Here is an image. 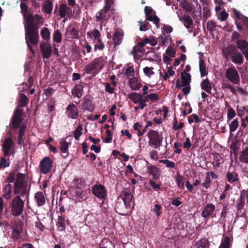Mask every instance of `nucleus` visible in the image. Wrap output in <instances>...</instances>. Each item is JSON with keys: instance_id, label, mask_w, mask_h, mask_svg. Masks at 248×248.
Instances as JSON below:
<instances>
[{"instance_id": "1", "label": "nucleus", "mask_w": 248, "mask_h": 248, "mask_svg": "<svg viewBox=\"0 0 248 248\" xmlns=\"http://www.w3.org/2000/svg\"><path fill=\"white\" fill-rule=\"evenodd\" d=\"M14 193L15 195L20 194L23 197L29 195V189L27 190V184L25 182L24 174L18 172L16 174V179L14 184Z\"/></svg>"}, {"instance_id": "2", "label": "nucleus", "mask_w": 248, "mask_h": 248, "mask_svg": "<svg viewBox=\"0 0 248 248\" xmlns=\"http://www.w3.org/2000/svg\"><path fill=\"white\" fill-rule=\"evenodd\" d=\"M25 40L27 45L31 53L35 54V51L32 48L31 45L36 46L38 44L39 35L38 30L25 28Z\"/></svg>"}, {"instance_id": "3", "label": "nucleus", "mask_w": 248, "mask_h": 248, "mask_svg": "<svg viewBox=\"0 0 248 248\" xmlns=\"http://www.w3.org/2000/svg\"><path fill=\"white\" fill-rule=\"evenodd\" d=\"M24 19L26 21L25 28L27 29L38 30V26L44 24L43 17L38 14L25 15Z\"/></svg>"}, {"instance_id": "4", "label": "nucleus", "mask_w": 248, "mask_h": 248, "mask_svg": "<svg viewBox=\"0 0 248 248\" xmlns=\"http://www.w3.org/2000/svg\"><path fill=\"white\" fill-rule=\"evenodd\" d=\"M149 138L148 145L155 149H159L162 145L163 137L159 135L157 131L151 129L147 134Z\"/></svg>"}, {"instance_id": "5", "label": "nucleus", "mask_w": 248, "mask_h": 248, "mask_svg": "<svg viewBox=\"0 0 248 248\" xmlns=\"http://www.w3.org/2000/svg\"><path fill=\"white\" fill-rule=\"evenodd\" d=\"M91 191L94 196L102 201L100 206H103L105 200L107 199L108 195L107 189L105 186L102 184H96L93 186Z\"/></svg>"}, {"instance_id": "6", "label": "nucleus", "mask_w": 248, "mask_h": 248, "mask_svg": "<svg viewBox=\"0 0 248 248\" xmlns=\"http://www.w3.org/2000/svg\"><path fill=\"white\" fill-rule=\"evenodd\" d=\"M10 205L11 213L14 216H19L23 211L24 202L19 195H17L13 199Z\"/></svg>"}, {"instance_id": "7", "label": "nucleus", "mask_w": 248, "mask_h": 248, "mask_svg": "<svg viewBox=\"0 0 248 248\" xmlns=\"http://www.w3.org/2000/svg\"><path fill=\"white\" fill-rule=\"evenodd\" d=\"M228 55L231 56L232 61L236 64H242L244 61L242 55L238 51L236 46L229 45L226 48Z\"/></svg>"}, {"instance_id": "8", "label": "nucleus", "mask_w": 248, "mask_h": 248, "mask_svg": "<svg viewBox=\"0 0 248 248\" xmlns=\"http://www.w3.org/2000/svg\"><path fill=\"white\" fill-rule=\"evenodd\" d=\"M12 232L11 237L15 240H18L21 238V232L23 231V223L20 220H15L12 223Z\"/></svg>"}, {"instance_id": "9", "label": "nucleus", "mask_w": 248, "mask_h": 248, "mask_svg": "<svg viewBox=\"0 0 248 248\" xmlns=\"http://www.w3.org/2000/svg\"><path fill=\"white\" fill-rule=\"evenodd\" d=\"M23 110L18 107H17L14 112L12 117V127L14 129H17L20 127V125L23 122Z\"/></svg>"}, {"instance_id": "10", "label": "nucleus", "mask_w": 248, "mask_h": 248, "mask_svg": "<svg viewBox=\"0 0 248 248\" xmlns=\"http://www.w3.org/2000/svg\"><path fill=\"white\" fill-rule=\"evenodd\" d=\"M14 146L15 143L11 138H8L5 139L2 145L3 155L4 157L14 153Z\"/></svg>"}, {"instance_id": "11", "label": "nucleus", "mask_w": 248, "mask_h": 248, "mask_svg": "<svg viewBox=\"0 0 248 248\" xmlns=\"http://www.w3.org/2000/svg\"><path fill=\"white\" fill-rule=\"evenodd\" d=\"M124 202L125 209H129L131 207V202L133 199V195L129 188H124L120 195Z\"/></svg>"}, {"instance_id": "12", "label": "nucleus", "mask_w": 248, "mask_h": 248, "mask_svg": "<svg viewBox=\"0 0 248 248\" xmlns=\"http://www.w3.org/2000/svg\"><path fill=\"white\" fill-rule=\"evenodd\" d=\"M40 48L43 59H49L52 53V47L47 42L43 41L40 44Z\"/></svg>"}, {"instance_id": "13", "label": "nucleus", "mask_w": 248, "mask_h": 248, "mask_svg": "<svg viewBox=\"0 0 248 248\" xmlns=\"http://www.w3.org/2000/svg\"><path fill=\"white\" fill-rule=\"evenodd\" d=\"M52 167V162L49 157H45L40 161V168L42 173H47L51 170Z\"/></svg>"}, {"instance_id": "14", "label": "nucleus", "mask_w": 248, "mask_h": 248, "mask_svg": "<svg viewBox=\"0 0 248 248\" xmlns=\"http://www.w3.org/2000/svg\"><path fill=\"white\" fill-rule=\"evenodd\" d=\"M226 77L233 84H237L239 82V77L237 71L232 68L228 69L226 72Z\"/></svg>"}, {"instance_id": "15", "label": "nucleus", "mask_w": 248, "mask_h": 248, "mask_svg": "<svg viewBox=\"0 0 248 248\" xmlns=\"http://www.w3.org/2000/svg\"><path fill=\"white\" fill-rule=\"evenodd\" d=\"M202 211L201 216L204 218H207L212 216L215 211L216 206L211 203H208L202 207Z\"/></svg>"}, {"instance_id": "16", "label": "nucleus", "mask_w": 248, "mask_h": 248, "mask_svg": "<svg viewBox=\"0 0 248 248\" xmlns=\"http://www.w3.org/2000/svg\"><path fill=\"white\" fill-rule=\"evenodd\" d=\"M66 113L67 116L73 119L78 118V110L76 106L73 103L70 104L66 108Z\"/></svg>"}, {"instance_id": "17", "label": "nucleus", "mask_w": 248, "mask_h": 248, "mask_svg": "<svg viewBox=\"0 0 248 248\" xmlns=\"http://www.w3.org/2000/svg\"><path fill=\"white\" fill-rule=\"evenodd\" d=\"M237 48L242 52L246 60L248 61V42L244 39H239L235 42Z\"/></svg>"}, {"instance_id": "18", "label": "nucleus", "mask_w": 248, "mask_h": 248, "mask_svg": "<svg viewBox=\"0 0 248 248\" xmlns=\"http://www.w3.org/2000/svg\"><path fill=\"white\" fill-rule=\"evenodd\" d=\"M110 10H112L111 9L108 8L107 10L106 9V7L104 6V8L97 12L96 14L95 17L96 18L97 21H100L102 23L104 22L105 21L108 20V16H107V14L108 12Z\"/></svg>"}, {"instance_id": "19", "label": "nucleus", "mask_w": 248, "mask_h": 248, "mask_svg": "<svg viewBox=\"0 0 248 248\" xmlns=\"http://www.w3.org/2000/svg\"><path fill=\"white\" fill-rule=\"evenodd\" d=\"M34 199L38 206H43L46 203V198L41 191H38L35 194Z\"/></svg>"}, {"instance_id": "20", "label": "nucleus", "mask_w": 248, "mask_h": 248, "mask_svg": "<svg viewBox=\"0 0 248 248\" xmlns=\"http://www.w3.org/2000/svg\"><path fill=\"white\" fill-rule=\"evenodd\" d=\"M246 199H247V201H248V193L247 191H243L241 194L240 199L237 202V206L238 210H240L244 208Z\"/></svg>"}, {"instance_id": "21", "label": "nucleus", "mask_w": 248, "mask_h": 248, "mask_svg": "<svg viewBox=\"0 0 248 248\" xmlns=\"http://www.w3.org/2000/svg\"><path fill=\"white\" fill-rule=\"evenodd\" d=\"M124 34L121 31L117 30L115 31L113 36V41L114 46L120 45L123 41Z\"/></svg>"}, {"instance_id": "22", "label": "nucleus", "mask_w": 248, "mask_h": 248, "mask_svg": "<svg viewBox=\"0 0 248 248\" xmlns=\"http://www.w3.org/2000/svg\"><path fill=\"white\" fill-rule=\"evenodd\" d=\"M83 92V86L82 84H77L72 91V93L74 96L80 98L82 97Z\"/></svg>"}, {"instance_id": "23", "label": "nucleus", "mask_w": 248, "mask_h": 248, "mask_svg": "<svg viewBox=\"0 0 248 248\" xmlns=\"http://www.w3.org/2000/svg\"><path fill=\"white\" fill-rule=\"evenodd\" d=\"M65 220L64 216L60 215L58 216V221L56 222V226L59 231L62 232L65 229Z\"/></svg>"}, {"instance_id": "24", "label": "nucleus", "mask_w": 248, "mask_h": 248, "mask_svg": "<svg viewBox=\"0 0 248 248\" xmlns=\"http://www.w3.org/2000/svg\"><path fill=\"white\" fill-rule=\"evenodd\" d=\"M12 186L10 184H7L5 185L3 188V196L7 200L11 199L12 194Z\"/></svg>"}, {"instance_id": "25", "label": "nucleus", "mask_w": 248, "mask_h": 248, "mask_svg": "<svg viewBox=\"0 0 248 248\" xmlns=\"http://www.w3.org/2000/svg\"><path fill=\"white\" fill-rule=\"evenodd\" d=\"M127 97L132 100L135 104L138 103L142 99V95L136 92H132L127 94Z\"/></svg>"}, {"instance_id": "26", "label": "nucleus", "mask_w": 248, "mask_h": 248, "mask_svg": "<svg viewBox=\"0 0 248 248\" xmlns=\"http://www.w3.org/2000/svg\"><path fill=\"white\" fill-rule=\"evenodd\" d=\"M231 247L230 238L228 236H225L222 238L221 243L218 248H231Z\"/></svg>"}, {"instance_id": "27", "label": "nucleus", "mask_w": 248, "mask_h": 248, "mask_svg": "<svg viewBox=\"0 0 248 248\" xmlns=\"http://www.w3.org/2000/svg\"><path fill=\"white\" fill-rule=\"evenodd\" d=\"M129 83L132 90H138L141 87V83L135 77L129 79Z\"/></svg>"}, {"instance_id": "28", "label": "nucleus", "mask_w": 248, "mask_h": 248, "mask_svg": "<svg viewBox=\"0 0 248 248\" xmlns=\"http://www.w3.org/2000/svg\"><path fill=\"white\" fill-rule=\"evenodd\" d=\"M226 178L227 181L230 183L236 182L239 180L238 174L236 172L233 173L228 171L226 173Z\"/></svg>"}, {"instance_id": "29", "label": "nucleus", "mask_w": 248, "mask_h": 248, "mask_svg": "<svg viewBox=\"0 0 248 248\" xmlns=\"http://www.w3.org/2000/svg\"><path fill=\"white\" fill-rule=\"evenodd\" d=\"M191 75L184 71L181 73V78L183 81V86H186L189 84L191 80Z\"/></svg>"}, {"instance_id": "30", "label": "nucleus", "mask_w": 248, "mask_h": 248, "mask_svg": "<svg viewBox=\"0 0 248 248\" xmlns=\"http://www.w3.org/2000/svg\"><path fill=\"white\" fill-rule=\"evenodd\" d=\"M201 86L202 89L204 91L208 93H211L212 89L211 84L208 78H206L202 81Z\"/></svg>"}, {"instance_id": "31", "label": "nucleus", "mask_w": 248, "mask_h": 248, "mask_svg": "<svg viewBox=\"0 0 248 248\" xmlns=\"http://www.w3.org/2000/svg\"><path fill=\"white\" fill-rule=\"evenodd\" d=\"M53 8L52 2L50 0H45L43 5L42 9L47 14H50L52 12Z\"/></svg>"}, {"instance_id": "32", "label": "nucleus", "mask_w": 248, "mask_h": 248, "mask_svg": "<svg viewBox=\"0 0 248 248\" xmlns=\"http://www.w3.org/2000/svg\"><path fill=\"white\" fill-rule=\"evenodd\" d=\"M60 143L61 145L60 150L63 154L62 156L63 157H66L68 155V150L69 143L66 141H60Z\"/></svg>"}, {"instance_id": "33", "label": "nucleus", "mask_w": 248, "mask_h": 248, "mask_svg": "<svg viewBox=\"0 0 248 248\" xmlns=\"http://www.w3.org/2000/svg\"><path fill=\"white\" fill-rule=\"evenodd\" d=\"M82 107L84 109L90 111H92L94 109L92 105V102L89 99L84 97L82 99Z\"/></svg>"}, {"instance_id": "34", "label": "nucleus", "mask_w": 248, "mask_h": 248, "mask_svg": "<svg viewBox=\"0 0 248 248\" xmlns=\"http://www.w3.org/2000/svg\"><path fill=\"white\" fill-rule=\"evenodd\" d=\"M199 68L201 73V76L202 77L207 74L208 72L207 71L206 69V64L205 61L202 58H200Z\"/></svg>"}, {"instance_id": "35", "label": "nucleus", "mask_w": 248, "mask_h": 248, "mask_svg": "<svg viewBox=\"0 0 248 248\" xmlns=\"http://www.w3.org/2000/svg\"><path fill=\"white\" fill-rule=\"evenodd\" d=\"M91 63L95 68V69L98 67L100 69H102L104 65V63L103 62V59L101 57H99L94 59L91 62Z\"/></svg>"}, {"instance_id": "36", "label": "nucleus", "mask_w": 248, "mask_h": 248, "mask_svg": "<svg viewBox=\"0 0 248 248\" xmlns=\"http://www.w3.org/2000/svg\"><path fill=\"white\" fill-rule=\"evenodd\" d=\"M210 242L206 238H202L196 243L197 248H209Z\"/></svg>"}, {"instance_id": "37", "label": "nucleus", "mask_w": 248, "mask_h": 248, "mask_svg": "<svg viewBox=\"0 0 248 248\" xmlns=\"http://www.w3.org/2000/svg\"><path fill=\"white\" fill-rule=\"evenodd\" d=\"M19 130L18 132V144L21 145L22 144L23 141V136L24 135L25 131L26 128V126L25 125H22L20 127H19Z\"/></svg>"}, {"instance_id": "38", "label": "nucleus", "mask_w": 248, "mask_h": 248, "mask_svg": "<svg viewBox=\"0 0 248 248\" xmlns=\"http://www.w3.org/2000/svg\"><path fill=\"white\" fill-rule=\"evenodd\" d=\"M124 205L121 202H117L116 203L115 209L116 212L119 215L125 216L126 213L124 209Z\"/></svg>"}, {"instance_id": "39", "label": "nucleus", "mask_w": 248, "mask_h": 248, "mask_svg": "<svg viewBox=\"0 0 248 248\" xmlns=\"http://www.w3.org/2000/svg\"><path fill=\"white\" fill-rule=\"evenodd\" d=\"M41 36L45 41H48L50 39V32L46 27H43L40 32Z\"/></svg>"}, {"instance_id": "40", "label": "nucleus", "mask_w": 248, "mask_h": 248, "mask_svg": "<svg viewBox=\"0 0 248 248\" xmlns=\"http://www.w3.org/2000/svg\"><path fill=\"white\" fill-rule=\"evenodd\" d=\"M147 171L148 174L153 175L154 174H156L157 172H160V170L156 166L149 164H148Z\"/></svg>"}, {"instance_id": "41", "label": "nucleus", "mask_w": 248, "mask_h": 248, "mask_svg": "<svg viewBox=\"0 0 248 248\" xmlns=\"http://www.w3.org/2000/svg\"><path fill=\"white\" fill-rule=\"evenodd\" d=\"M67 10H70V11L72 9L70 7H67L66 4H62L60 6L59 15L61 17H64L66 15Z\"/></svg>"}, {"instance_id": "42", "label": "nucleus", "mask_w": 248, "mask_h": 248, "mask_svg": "<svg viewBox=\"0 0 248 248\" xmlns=\"http://www.w3.org/2000/svg\"><path fill=\"white\" fill-rule=\"evenodd\" d=\"M146 16V20L145 21H153L155 24L157 28H158L159 26L158 24L159 23L160 19L159 17L155 15H154L153 16L151 15H148Z\"/></svg>"}, {"instance_id": "43", "label": "nucleus", "mask_w": 248, "mask_h": 248, "mask_svg": "<svg viewBox=\"0 0 248 248\" xmlns=\"http://www.w3.org/2000/svg\"><path fill=\"white\" fill-rule=\"evenodd\" d=\"M182 8L186 12L190 13L192 10V6L191 3L186 0H184L181 2Z\"/></svg>"}, {"instance_id": "44", "label": "nucleus", "mask_w": 248, "mask_h": 248, "mask_svg": "<svg viewBox=\"0 0 248 248\" xmlns=\"http://www.w3.org/2000/svg\"><path fill=\"white\" fill-rule=\"evenodd\" d=\"M29 103V99L27 96L24 93H22L20 95V103L19 106L20 107H25Z\"/></svg>"}, {"instance_id": "45", "label": "nucleus", "mask_w": 248, "mask_h": 248, "mask_svg": "<svg viewBox=\"0 0 248 248\" xmlns=\"http://www.w3.org/2000/svg\"><path fill=\"white\" fill-rule=\"evenodd\" d=\"M239 159L241 162L248 163V147L242 152Z\"/></svg>"}, {"instance_id": "46", "label": "nucleus", "mask_w": 248, "mask_h": 248, "mask_svg": "<svg viewBox=\"0 0 248 248\" xmlns=\"http://www.w3.org/2000/svg\"><path fill=\"white\" fill-rule=\"evenodd\" d=\"M74 186L78 189H81L84 185V181L80 178H76L73 180Z\"/></svg>"}, {"instance_id": "47", "label": "nucleus", "mask_w": 248, "mask_h": 248, "mask_svg": "<svg viewBox=\"0 0 248 248\" xmlns=\"http://www.w3.org/2000/svg\"><path fill=\"white\" fill-rule=\"evenodd\" d=\"M230 132L232 134V132L235 131L238 126V121L237 119L232 121L230 124H229Z\"/></svg>"}, {"instance_id": "48", "label": "nucleus", "mask_w": 248, "mask_h": 248, "mask_svg": "<svg viewBox=\"0 0 248 248\" xmlns=\"http://www.w3.org/2000/svg\"><path fill=\"white\" fill-rule=\"evenodd\" d=\"M184 177L182 175H181L179 174H177L176 177V183L180 189H184V184L183 182H182L183 180Z\"/></svg>"}, {"instance_id": "49", "label": "nucleus", "mask_w": 248, "mask_h": 248, "mask_svg": "<svg viewBox=\"0 0 248 248\" xmlns=\"http://www.w3.org/2000/svg\"><path fill=\"white\" fill-rule=\"evenodd\" d=\"M16 175L15 171H11L9 173L8 176L6 178V182H8V184L10 183H13L16 181Z\"/></svg>"}, {"instance_id": "50", "label": "nucleus", "mask_w": 248, "mask_h": 248, "mask_svg": "<svg viewBox=\"0 0 248 248\" xmlns=\"http://www.w3.org/2000/svg\"><path fill=\"white\" fill-rule=\"evenodd\" d=\"M53 41L57 43H60L62 42V36L60 31L59 30L55 31L53 34Z\"/></svg>"}, {"instance_id": "51", "label": "nucleus", "mask_w": 248, "mask_h": 248, "mask_svg": "<svg viewBox=\"0 0 248 248\" xmlns=\"http://www.w3.org/2000/svg\"><path fill=\"white\" fill-rule=\"evenodd\" d=\"M138 25L140 26V31H146L149 29V23L147 21L142 22L141 21L138 22Z\"/></svg>"}, {"instance_id": "52", "label": "nucleus", "mask_w": 248, "mask_h": 248, "mask_svg": "<svg viewBox=\"0 0 248 248\" xmlns=\"http://www.w3.org/2000/svg\"><path fill=\"white\" fill-rule=\"evenodd\" d=\"M82 126L79 124L74 131V137L76 140H78L82 134Z\"/></svg>"}, {"instance_id": "53", "label": "nucleus", "mask_w": 248, "mask_h": 248, "mask_svg": "<svg viewBox=\"0 0 248 248\" xmlns=\"http://www.w3.org/2000/svg\"><path fill=\"white\" fill-rule=\"evenodd\" d=\"M180 20L184 21L185 23L188 24L189 25H192L193 24V20L189 15L184 16L180 18Z\"/></svg>"}, {"instance_id": "54", "label": "nucleus", "mask_w": 248, "mask_h": 248, "mask_svg": "<svg viewBox=\"0 0 248 248\" xmlns=\"http://www.w3.org/2000/svg\"><path fill=\"white\" fill-rule=\"evenodd\" d=\"M159 163H163L166 164L167 168L174 169L175 167V164L173 162L170 161L168 159L159 160Z\"/></svg>"}, {"instance_id": "55", "label": "nucleus", "mask_w": 248, "mask_h": 248, "mask_svg": "<svg viewBox=\"0 0 248 248\" xmlns=\"http://www.w3.org/2000/svg\"><path fill=\"white\" fill-rule=\"evenodd\" d=\"M236 115L235 111L232 108H230L228 110L227 113V122H229L232 120Z\"/></svg>"}, {"instance_id": "56", "label": "nucleus", "mask_w": 248, "mask_h": 248, "mask_svg": "<svg viewBox=\"0 0 248 248\" xmlns=\"http://www.w3.org/2000/svg\"><path fill=\"white\" fill-rule=\"evenodd\" d=\"M10 166V162L4 157L0 158V168H5Z\"/></svg>"}, {"instance_id": "57", "label": "nucleus", "mask_w": 248, "mask_h": 248, "mask_svg": "<svg viewBox=\"0 0 248 248\" xmlns=\"http://www.w3.org/2000/svg\"><path fill=\"white\" fill-rule=\"evenodd\" d=\"M166 53L167 55L171 57H174L176 53V51L170 46H169L166 50Z\"/></svg>"}, {"instance_id": "58", "label": "nucleus", "mask_w": 248, "mask_h": 248, "mask_svg": "<svg viewBox=\"0 0 248 248\" xmlns=\"http://www.w3.org/2000/svg\"><path fill=\"white\" fill-rule=\"evenodd\" d=\"M153 69L154 68L152 67H149L146 66L143 68V72L146 76L150 77L155 74L154 72L153 71Z\"/></svg>"}, {"instance_id": "59", "label": "nucleus", "mask_w": 248, "mask_h": 248, "mask_svg": "<svg viewBox=\"0 0 248 248\" xmlns=\"http://www.w3.org/2000/svg\"><path fill=\"white\" fill-rule=\"evenodd\" d=\"M144 50V49L142 47H140L138 45H136L133 48L132 54L135 57L138 52L143 53Z\"/></svg>"}, {"instance_id": "60", "label": "nucleus", "mask_w": 248, "mask_h": 248, "mask_svg": "<svg viewBox=\"0 0 248 248\" xmlns=\"http://www.w3.org/2000/svg\"><path fill=\"white\" fill-rule=\"evenodd\" d=\"M239 147L237 142H232L230 145V149L231 152H232L233 154L235 155H237V151Z\"/></svg>"}, {"instance_id": "61", "label": "nucleus", "mask_w": 248, "mask_h": 248, "mask_svg": "<svg viewBox=\"0 0 248 248\" xmlns=\"http://www.w3.org/2000/svg\"><path fill=\"white\" fill-rule=\"evenodd\" d=\"M216 24L212 20H209L207 24V28L210 32H213L215 30Z\"/></svg>"}, {"instance_id": "62", "label": "nucleus", "mask_w": 248, "mask_h": 248, "mask_svg": "<svg viewBox=\"0 0 248 248\" xmlns=\"http://www.w3.org/2000/svg\"><path fill=\"white\" fill-rule=\"evenodd\" d=\"M149 184H150L152 188L155 191H158L160 190V184H156L155 182L153 180H150L149 181Z\"/></svg>"}, {"instance_id": "63", "label": "nucleus", "mask_w": 248, "mask_h": 248, "mask_svg": "<svg viewBox=\"0 0 248 248\" xmlns=\"http://www.w3.org/2000/svg\"><path fill=\"white\" fill-rule=\"evenodd\" d=\"M95 69V68L92 65L91 63L85 65L84 67V72L86 74L92 73L93 71Z\"/></svg>"}, {"instance_id": "64", "label": "nucleus", "mask_w": 248, "mask_h": 248, "mask_svg": "<svg viewBox=\"0 0 248 248\" xmlns=\"http://www.w3.org/2000/svg\"><path fill=\"white\" fill-rule=\"evenodd\" d=\"M162 209V207L160 205L158 204H155L154 205V208L153 209V212H154L157 217L160 216L161 214V210Z\"/></svg>"}]
</instances>
